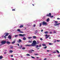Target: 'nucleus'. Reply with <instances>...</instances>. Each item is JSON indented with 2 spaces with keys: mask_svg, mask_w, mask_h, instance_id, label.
Returning a JSON list of instances; mask_svg holds the SVG:
<instances>
[{
  "mask_svg": "<svg viewBox=\"0 0 60 60\" xmlns=\"http://www.w3.org/2000/svg\"><path fill=\"white\" fill-rule=\"evenodd\" d=\"M37 44V43L36 41L34 40L33 41V42L31 45L28 44L26 45L25 46H33L34 47V46H36Z\"/></svg>",
  "mask_w": 60,
  "mask_h": 60,
  "instance_id": "nucleus-1",
  "label": "nucleus"
},
{
  "mask_svg": "<svg viewBox=\"0 0 60 60\" xmlns=\"http://www.w3.org/2000/svg\"><path fill=\"white\" fill-rule=\"evenodd\" d=\"M18 35L19 36H21L22 37H25V35H26V34H19Z\"/></svg>",
  "mask_w": 60,
  "mask_h": 60,
  "instance_id": "nucleus-2",
  "label": "nucleus"
},
{
  "mask_svg": "<svg viewBox=\"0 0 60 60\" xmlns=\"http://www.w3.org/2000/svg\"><path fill=\"white\" fill-rule=\"evenodd\" d=\"M6 41H1V43L2 44H5Z\"/></svg>",
  "mask_w": 60,
  "mask_h": 60,
  "instance_id": "nucleus-3",
  "label": "nucleus"
},
{
  "mask_svg": "<svg viewBox=\"0 0 60 60\" xmlns=\"http://www.w3.org/2000/svg\"><path fill=\"white\" fill-rule=\"evenodd\" d=\"M45 36L46 37V38L45 39H47V38H48V37H49V36H50V35H48L47 34H46V35H45Z\"/></svg>",
  "mask_w": 60,
  "mask_h": 60,
  "instance_id": "nucleus-4",
  "label": "nucleus"
},
{
  "mask_svg": "<svg viewBox=\"0 0 60 60\" xmlns=\"http://www.w3.org/2000/svg\"><path fill=\"white\" fill-rule=\"evenodd\" d=\"M51 13H49V14H47V16H48V17H51Z\"/></svg>",
  "mask_w": 60,
  "mask_h": 60,
  "instance_id": "nucleus-5",
  "label": "nucleus"
},
{
  "mask_svg": "<svg viewBox=\"0 0 60 60\" xmlns=\"http://www.w3.org/2000/svg\"><path fill=\"white\" fill-rule=\"evenodd\" d=\"M42 25H47V22H43L42 23Z\"/></svg>",
  "mask_w": 60,
  "mask_h": 60,
  "instance_id": "nucleus-6",
  "label": "nucleus"
},
{
  "mask_svg": "<svg viewBox=\"0 0 60 60\" xmlns=\"http://www.w3.org/2000/svg\"><path fill=\"white\" fill-rule=\"evenodd\" d=\"M32 42H33V40H30L28 41V42H30V43H32Z\"/></svg>",
  "mask_w": 60,
  "mask_h": 60,
  "instance_id": "nucleus-7",
  "label": "nucleus"
},
{
  "mask_svg": "<svg viewBox=\"0 0 60 60\" xmlns=\"http://www.w3.org/2000/svg\"><path fill=\"white\" fill-rule=\"evenodd\" d=\"M33 51L34 52V51L33 50H31L29 51V53H32V52H33Z\"/></svg>",
  "mask_w": 60,
  "mask_h": 60,
  "instance_id": "nucleus-8",
  "label": "nucleus"
},
{
  "mask_svg": "<svg viewBox=\"0 0 60 60\" xmlns=\"http://www.w3.org/2000/svg\"><path fill=\"white\" fill-rule=\"evenodd\" d=\"M8 37L10 39H11V36L10 35H9Z\"/></svg>",
  "mask_w": 60,
  "mask_h": 60,
  "instance_id": "nucleus-9",
  "label": "nucleus"
},
{
  "mask_svg": "<svg viewBox=\"0 0 60 60\" xmlns=\"http://www.w3.org/2000/svg\"><path fill=\"white\" fill-rule=\"evenodd\" d=\"M6 43H7V44H10V43H11V42H9L8 41H7L6 42Z\"/></svg>",
  "mask_w": 60,
  "mask_h": 60,
  "instance_id": "nucleus-10",
  "label": "nucleus"
},
{
  "mask_svg": "<svg viewBox=\"0 0 60 60\" xmlns=\"http://www.w3.org/2000/svg\"><path fill=\"white\" fill-rule=\"evenodd\" d=\"M10 53H12L13 51L12 50H10L9 51Z\"/></svg>",
  "mask_w": 60,
  "mask_h": 60,
  "instance_id": "nucleus-11",
  "label": "nucleus"
},
{
  "mask_svg": "<svg viewBox=\"0 0 60 60\" xmlns=\"http://www.w3.org/2000/svg\"><path fill=\"white\" fill-rule=\"evenodd\" d=\"M49 33V32L48 31H45L44 32V33L45 34H48Z\"/></svg>",
  "mask_w": 60,
  "mask_h": 60,
  "instance_id": "nucleus-12",
  "label": "nucleus"
},
{
  "mask_svg": "<svg viewBox=\"0 0 60 60\" xmlns=\"http://www.w3.org/2000/svg\"><path fill=\"white\" fill-rule=\"evenodd\" d=\"M33 38H34V39H36V38H37V37L35 36H33Z\"/></svg>",
  "mask_w": 60,
  "mask_h": 60,
  "instance_id": "nucleus-13",
  "label": "nucleus"
},
{
  "mask_svg": "<svg viewBox=\"0 0 60 60\" xmlns=\"http://www.w3.org/2000/svg\"><path fill=\"white\" fill-rule=\"evenodd\" d=\"M23 40H24V41H25V40H26V38L25 37H23Z\"/></svg>",
  "mask_w": 60,
  "mask_h": 60,
  "instance_id": "nucleus-14",
  "label": "nucleus"
},
{
  "mask_svg": "<svg viewBox=\"0 0 60 60\" xmlns=\"http://www.w3.org/2000/svg\"><path fill=\"white\" fill-rule=\"evenodd\" d=\"M21 40L20 39H19V41H18V42L19 43H20V42H21Z\"/></svg>",
  "mask_w": 60,
  "mask_h": 60,
  "instance_id": "nucleus-15",
  "label": "nucleus"
},
{
  "mask_svg": "<svg viewBox=\"0 0 60 60\" xmlns=\"http://www.w3.org/2000/svg\"><path fill=\"white\" fill-rule=\"evenodd\" d=\"M36 48H39V45H37L36 46H35Z\"/></svg>",
  "mask_w": 60,
  "mask_h": 60,
  "instance_id": "nucleus-16",
  "label": "nucleus"
},
{
  "mask_svg": "<svg viewBox=\"0 0 60 60\" xmlns=\"http://www.w3.org/2000/svg\"><path fill=\"white\" fill-rule=\"evenodd\" d=\"M9 34V33H7L6 35H5L6 36H8V35Z\"/></svg>",
  "mask_w": 60,
  "mask_h": 60,
  "instance_id": "nucleus-17",
  "label": "nucleus"
},
{
  "mask_svg": "<svg viewBox=\"0 0 60 60\" xmlns=\"http://www.w3.org/2000/svg\"><path fill=\"white\" fill-rule=\"evenodd\" d=\"M28 39H31V38H32V37H28Z\"/></svg>",
  "mask_w": 60,
  "mask_h": 60,
  "instance_id": "nucleus-18",
  "label": "nucleus"
},
{
  "mask_svg": "<svg viewBox=\"0 0 60 60\" xmlns=\"http://www.w3.org/2000/svg\"><path fill=\"white\" fill-rule=\"evenodd\" d=\"M3 57V56H0V59H2V58Z\"/></svg>",
  "mask_w": 60,
  "mask_h": 60,
  "instance_id": "nucleus-19",
  "label": "nucleus"
},
{
  "mask_svg": "<svg viewBox=\"0 0 60 60\" xmlns=\"http://www.w3.org/2000/svg\"><path fill=\"white\" fill-rule=\"evenodd\" d=\"M42 46H46V45L45 44H42Z\"/></svg>",
  "mask_w": 60,
  "mask_h": 60,
  "instance_id": "nucleus-20",
  "label": "nucleus"
},
{
  "mask_svg": "<svg viewBox=\"0 0 60 60\" xmlns=\"http://www.w3.org/2000/svg\"><path fill=\"white\" fill-rule=\"evenodd\" d=\"M15 41H14L13 42H12V44H14L15 43Z\"/></svg>",
  "mask_w": 60,
  "mask_h": 60,
  "instance_id": "nucleus-21",
  "label": "nucleus"
},
{
  "mask_svg": "<svg viewBox=\"0 0 60 60\" xmlns=\"http://www.w3.org/2000/svg\"><path fill=\"white\" fill-rule=\"evenodd\" d=\"M17 31L18 32H20V29H18L17 30Z\"/></svg>",
  "mask_w": 60,
  "mask_h": 60,
  "instance_id": "nucleus-22",
  "label": "nucleus"
},
{
  "mask_svg": "<svg viewBox=\"0 0 60 60\" xmlns=\"http://www.w3.org/2000/svg\"><path fill=\"white\" fill-rule=\"evenodd\" d=\"M56 51L58 53H59V51H58L57 50H56Z\"/></svg>",
  "mask_w": 60,
  "mask_h": 60,
  "instance_id": "nucleus-23",
  "label": "nucleus"
},
{
  "mask_svg": "<svg viewBox=\"0 0 60 60\" xmlns=\"http://www.w3.org/2000/svg\"><path fill=\"white\" fill-rule=\"evenodd\" d=\"M31 57L32 58H33V59H34L35 58L33 56H31Z\"/></svg>",
  "mask_w": 60,
  "mask_h": 60,
  "instance_id": "nucleus-24",
  "label": "nucleus"
},
{
  "mask_svg": "<svg viewBox=\"0 0 60 60\" xmlns=\"http://www.w3.org/2000/svg\"><path fill=\"white\" fill-rule=\"evenodd\" d=\"M56 40H55L54 41V43H56Z\"/></svg>",
  "mask_w": 60,
  "mask_h": 60,
  "instance_id": "nucleus-25",
  "label": "nucleus"
},
{
  "mask_svg": "<svg viewBox=\"0 0 60 60\" xmlns=\"http://www.w3.org/2000/svg\"><path fill=\"white\" fill-rule=\"evenodd\" d=\"M49 18H48V19L47 20V22H48V21H49Z\"/></svg>",
  "mask_w": 60,
  "mask_h": 60,
  "instance_id": "nucleus-26",
  "label": "nucleus"
},
{
  "mask_svg": "<svg viewBox=\"0 0 60 60\" xmlns=\"http://www.w3.org/2000/svg\"><path fill=\"white\" fill-rule=\"evenodd\" d=\"M49 45H53V44L52 43H49Z\"/></svg>",
  "mask_w": 60,
  "mask_h": 60,
  "instance_id": "nucleus-27",
  "label": "nucleus"
},
{
  "mask_svg": "<svg viewBox=\"0 0 60 60\" xmlns=\"http://www.w3.org/2000/svg\"><path fill=\"white\" fill-rule=\"evenodd\" d=\"M54 25L55 26H57V24H56V23L54 24Z\"/></svg>",
  "mask_w": 60,
  "mask_h": 60,
  "instance_id": "nucleus-28",
  "label": "nucleus"
},
{
  "mask_svg": "<svg viewBox=\"0 0 60 60\" xmlns=\"http://www.w3.org/2000/svg\"><path fill=\"white\" fill-rule=\"evenodd\" d=\"M20 27L21 28V27H23V26L21 25L20 26Z\"/></svg>",
  "mask_w": 60,
  "mask_h": 60,
  "instance_id": "nucleus-29",
  "label": "nucleus"
},
{
  "mask_svg": "<svg viewBox=\"0 0 60 60\" xmlns=\"http://www.w3.org/2000/svg\"><path fill=\"white\" fill-rule=\"evenodd\" d=\"M26 55L27 56H30V54H27Z\"/></svg>",
  "mask_w": 60,
  "mask_h": 60,
  "instance_id": "nucleus-30",
  "label": "nucleus"
},
{
  "mask_svg": "<svg viewBox=\"0 0 60 60\" xmlns=\"http://www.w3.org/2000/svg\"><path fill=\"white\" fill-rule=\"evenodd\" d=\"M26 49V48L25 47L23 48H22V49Z\"/></svg>",
  "mask_w": 60,
  "mask_h": 60,
  "instance_id": "nucleus-31",
  "label": "nucleus"
},
{
  "mask_svg": "<svg viewBox=\"0 0 60 60\" xmlns=\"http://www.w3.org/2000/svg\"><path fill=\"white\" fill-rule=\"evenodd\" d=\"M18 35H15V37H17Z\"/></svg>",
  "mask_w": 60,
  "mask_h": 60,
  "instance_id": "nucleus-32",
  "label": "nucleus"
},
{
  "mask_svg": "<svg viewBox=\"0 0 60 60\" xmlns=\"http://www.w3.org/2000/svg\"><path fill=\"white\" fill-rule=\"evenodd\" d=\"M47 48V46H46L45 47H44V49H46V48Z\"/></svg>",
  "mask_w": 60,
  "mask_h": 60,
  "instance_id": "nucleus-33",
  "label": "nucleus"
},
{
  "mask_svg": "<svg viewBox=\"0 0 60 60\" xmlns=\"http://www.w3.org/2000/svg\"><path fill=\"white\" fill-rule=\"evenodd\" d=\"M55 22L56 23H58V22L57 21H55Z\"/></svg>",
  "mask_w": 60,
  "mask_h": 60,
  "instance_id": "nucleus-34",
  "label": "nucleus"
},
{
  "mask_svg": "<svg viewBox=\"0 0 60 60\" xmlns=\"http://www.w3.org/2000/svg\"><path fill=\"white\" fill-rule=\"evenodd\" d=\"M53 32L54 34H56V31H53Z\"/></svg>",
  "mask_w": 60,
  "mask_h": 60,
  "instance_id": "nucleus-35",
  "label": "nucleus"
},
{
  "mask_svg": "<svg viewBox=\"0 0 60 60\" xmlns=\"http://www.w3.org/2000/svg\"><path fill=\"white\" fill-rule=\"evenodd\" d=\"M49 32L50 33V34H52V32Z\"/></svg>",
  "mask_w": 60,
  "mask_h": 60,
  "instance_id": "nucleus-36",
  "label": "nucleus"
},
{
  "mask_svg": "<svg viewBox=\"0 0 60 60\" xmlns=\"http://www.w3.org/2000/svg\"><path fill=\"white\" fill-rule=\"evenodd\" d=\"M52 53H56V52H52Z\"/></svg>",
  "mask_w": 60,
  "mask_h": 60,
  "instance_id": "nucleus-37",
  "label": "nucleus"
},
{
  "mask_svg": "<svg viewBox=\"0 0 60 60\" xmlns=\"http://www.w3.org/2000/svg\"><path fill=\"white\" fill-rule=\"evenodd\" d=\"M20 33H23L24 32H23L20 31Z\"/></svg>",
  "mask_w": 60,
  "mask_h": 60,
  "instance_id": "nucleus-38",
  "label": "nucleus"
},
{
  "mask_svg": "<svg viewBox=\"0 0 60 60\" xmlns=\"http://www.w3.org/2000/svg\"><path fill=\"white\" fill-rule=\"evenodd\" d=\"M22 46L21 45V47H19V48L20 49H21L22 48Z\"/></svg>",
  "mask_w": 60,
  "mask_h": 60,
  "instance_id": "nucleus-39",
  "label": "nucleus"
},
{
  "mask_svg": "<svg viewBox=\"0 0 60 60\" xmlns=\"http://www.w3.org/2000/svg\"><path fill=\"white\" fill-rule=\"evenodd\" d=\"M53 16L52 15V16H51V17H50L51 18H53Z\"/></svg>",
  "mask_w": 60,
  "mask_h": 60,
  "instance_id": "nucleus-40",
  "label": "nucleus"
},
{
  "mask_svg": "<svg viewBox=\"0 0 60 60\" xmlns=\"http://www.w3.org/2000/svg\"><path fill=\"white\" fill-rule=\"evenodd\" d=\"M40 26H41V23H40Z\"/></svg>",
  "mask_w": 60,
  "mask_h": 60,
  "instance_id": "nucleus-41",
  "label": "nucleus"
},
{
  "mask_svg": "<svg viewBox=\"0 0 60 60\" xmlns=\"http://www.w3.org/2000/svg\"><path fill=\"white\" fill-rule=\"evenodd\" d=\"M59 41H60V40H57V42H59Z\"/></svg>",
  "mask_w": 60,
  "mask_h": 60,
  "instance_id": "nucleus-42",
  "label": "nucleus"
},
{
  "mask_svg": "<svg viewBox=\"0 0 60 60\" xmlns=\"http://www.w3.org/2000/svg\"><path fill=\"white\" fill-rule=\"evenodd\" d=\"M40 40H41V41H42V40H43V39H42V38H41L40 39Z\"/></svg>",
  "mask_w": 60,
  "mask_h": 60,
  "instance_id": "nucleus-43",
  "label": "nucleus"
},
{
  "mask_svg": "<svg viewBox=\"0 0 60 60\" xmlns=\"http://www.w3.org/2000/svg\"><path fill=\"white\" fill-rule=\"evenodd\" d=\"M47 52H49V51H50V50H47Z\"/></svg>",
  "mask_w": 60,
  "mask_h": 60,
  "instance_id": "nucleus-44",
  "label": "nucleus"
},
{
  "mask_svg": "<svg viewBox=\"0 0 60 60\" xmlns=\"http://www.w3.org/2000/svg\"><path fill=\"white\" fill-rule=\"evenodd\" d=\"M57 24V26H58V25H60V23H59Z\"/></svg>",
  "mask_w": 60,
  "mask_h": 60,
  "instance_id": "nucleus-45",
  "label": "nucleus"
},
{
  "mask_svg": "<svg viewBox=\"0 0 60 60\" xmlns=\"http://www.w3.org/2000/svg\"><path fill=\"white\" fill-rule=\"evenodd\" d=\"M35 55L36 56H38V55H39V54H35Z\"/></svg>",
  "mask_w": 60,
  "mask_h": 60,
  "instance_id": "nucleus-46",
  "label": "nucleus"
},
{
  "mask_svg": "<svg viewBox=\"0 0 60 60\" xmlns=\"http://www.w3.org/2000/svg\"><path fill=\"white\" fill-rule=\"evenodd\" d=\"M39 48H40L41 47V45H40L39 46Z\"/></svg>",
  "mask_w": 60,
  "mask_h": 60,
  "instance_id": "nucleus-47",
  "label": "nucleus"
},
{
  "mask_svg": "<svg viewBox=\"0 0 60 60\" xmlns=\"http://www.w3.org/2000/svg\"><path fill=\"white\" fill-rule=\"evenodd\" d=\"M4 37L5 39H6V36H4Z\"/></svg>",
  "mask_w": 60,
  "mask_h": 60,
  "instance_id": "nucleus-48",
  "label": "nucleus"
},
{
  "mask_svg": "<svg viewBox=\"0 0 60 60\" xmlns=\"http://www.w3.org/2000/svg\"><path fill=\"white\" fill-rule=\"evenodd\" d=\"M47 60V58H45L44 60Z\"/></svg>",
  "mask_w": 60,
  "mask_h": 60,
  "instance_id": "nucleus-49",
  "label": "nucleus"
},
{
  "mask_svg": "<svg viewBox=\"0 0 60 60\" xmlns=\"http://www.w3.org/2000/svg\"><path fill=\"white\" fill-rule=\"evenodd\" d=\"M11 49H12L13 48V46H12L10 47Z\"/></svg>",
  "mask_w": 60,
  "mask_h": 60,
  "instance_id": "nucleus-50",
  "label": "nucleus"
},
{
  "mask_svg": "<svg viewBox=\"0 0 60 60\" xmlns=\"http://www.w3.org/2000/svg\"><path fill=\"white\" fill-rule=\"evenodd\" d=\"M7 53V52H4V54H6Z\"/></svg>",
  "mask_w": 60,
  "mask_h": 60,
  "instance_id": "nucleus-51",
  "label": "nucleus"
},
{
  "mask_svg": "<svg viewBox=\"0 0 60 60\" xmlns=\"http://www.w3.org/2000/svg\"><path fill=\"white\" fill-rule=\"evenodd\" d=\"M11 57H13V55H11Z\"/></svg>",
  "mask_w": 60,
  "mask_h": 60,
  "instance_id": "nucleus-52",
  "label": "nucleus"
},
{
  "mask_svg": "<svg viewBox=\"0 0 60 60\" xmlns=\"http://www.w3.org/2000/svg\"><path fill=\"white\" fill-rule=\"evenodd\" d=\"M12 11H15V10L14 9H12Z\"/></svg>",
  "mask_w": 60,
  "mask_h": 60,
  "instance_id": "nucleus-53",
  "label": "nucleus"
},
{
  "mask_svg": "<svg viewBox=\"0 0 60 60\" xmlns=\"http://www.w3.org/2000/svg\"><path fill=\"white\" fill-rule=\"evenodd\" d=\"M57 19H60V18H57Z\"/></svg>",
  "mask_w": 60,
  "mask_h": 60,
  "instance_id": "nucleus-54",
  "label": "nucleus"
},
{
  "mask_svg": "<svg viewBox=\"0 0 60 60\" xmlns=\"http://www.w3.org/2000/svg\"><path fill=\"white\" fill-rule=\"evenodd\" d=\"M43 30H41V32H43Z\"/></svg>",
  "mask_w": 60,
  "mask_h": 60,
  "instance_id": "nucleus-55",
  "label": "nucleus"
},
{
  "mask_svg": "<svg viewBox=\"0 0 60 60\" xmlns=\"http://www.w3.org/2000/svg\"><path fill=\"white\" fill-rule=\"evenodd\" d=\"M58 56L59 57H60V55H59V56Z\"/></svg>",
  "mask_w": 60,
  "mask_h": 60,
  "instance_id": "nucleus-56",
  "label": "nucleus"
},
{
  "mask_svg": "<svg viewBox=\"0 0 60 60\" xmlns=\"http://www.w3.org/2000/svg\"><path fill=\"white\" fill-rule=\"evenodd\" d=\"M12 60H14V59L13 58H12Z\"/></svg>",
  "mask_w": 60,
  "mask_h": 60,
  "instance_id": "nucleus-57",
  "label": "nucleus"
},
{
  "mask_svg": "<svg viewBox=\"0 0 60 60\" xmlns=\"http://www.w3.org/2000/svg\"><path fill=\"white\" fill-rule=\"evenodd\" d=\"M39 48L37 49H39Z\"/></svg>",
  "mask_w": 60,
  "mask_h": 60,
  "instance_id": "nucleus-58",
  "label": "nucleus"
},
{
  "mask_svg": "<svg viewBox=\"0 0 60 60\" xmlns=\"http://www.w3.org/2000/svg\"><path fill=\"white\" fill-rule=\"evenodd\" d=\"M37 58H39V57H37Z\"/></svg>",
  "mask_w": 60,
  "mask_h": 60,
  "instance_id": "nucleus-59",
  "label": "nucleus"
},
{
  "mask_svg": "<svg viewBox=\"0 0 60 60\" xmlns=\"http://www.w3.org/2000/svg\"><path fill=\"white\" fill-rule=\"evenodd\" d=\"M17 45H18V46H19V44H18Z\"/></svg>",
  "mask_w": 60,
  "mask_h": 60,
  "instance_id": "nucleus-60",
  "label": "nucleus"
},
{
  "mask_svg": "<svg viewBox=\"0 0 60 60\" xmlns=\"http://www.w3.org/2000/svg\"><path fill=\"white\" fill-rule=\"evenodd\" d=\"M20 57H22V56H21Z\"/></svg>",
  "mask_w": 60,
  "mask_h": 60,
  "instance_id": "nucleus-61",
  "label": "nucleus"
},
{
  "mask_svg": "<svg viewBox=\"0 0 60 60\" xmlns=\"http://www.w3.org/2000/svg\"><path fill=\"white\" fill-rule=\"evenodd\" d=\"M35 26V25H34V27Z\"/></svg>",
  "mask_w": 60,
  "mask_h": 60,
  "instance_id": "nucleus-62",
  "label": "nucleus"
},
{
  "mask_svg": "<svg viewBox=\"0 0 60 60\" xmlns=\"http://www.w3.org/2000/svg\"><path fill=\"white\" fill-rule=\"evenodd\" d=\"M50 37L49 38V39H50Z\"/></svg>",
  "mask_w": 60,
  "mask_h": 60,
  "instance_id": "nucleus-63",
  "label": "nucleus"
},
{
  "mask_svg": "<svg viewBox=\"0 0 60 60\" xmlns=\"http://www.w3.org/2000/svg\"><path fill=\"white\" fill-rule=\"evenodd\" d=\"M1 45H2V44L0 45V46H1Z\"/></svg>",
  "mask_w": 60,
  "mask_h": 60,
  "instance_id": "nucleus-64",
  "label": "nucleus"
}]
</instances>
